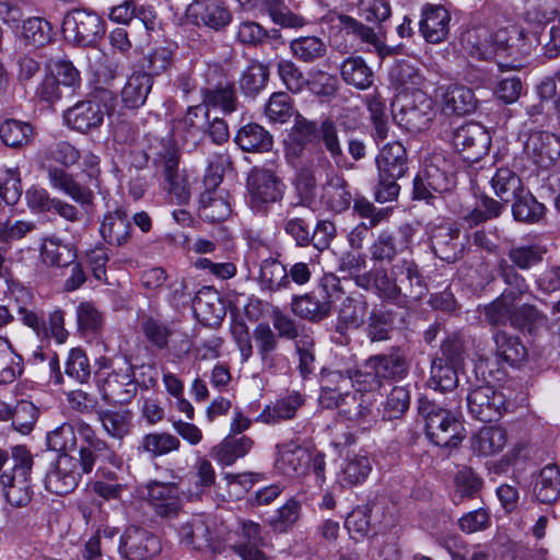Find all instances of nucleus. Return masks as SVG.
Here are the masks:
<instances>
[{
  "label": "nucleus",
  "mask_w": 560,
  "mask_h": 560,
  "mask_svg": "<svg viewBox=\"0 0 560 560\" xmlns=\"http://www.w3.org/2000/svg\"><path fill=\"white\" fill-rule=\"evenodd\" d=\"M361 370L325 371L322 376L319 405L326 409L337 408L348 421L355 423L362 430L370 429L376 422V413L371 399L354 389V384L363 385L369 382Z\"/></svg>",
  "instance_id": "obj_1"
},
{
  "label": "nucleus",
  "mask_w": 560,
  "mask_h": 560,
  "mask_svg": "<svg viewBox=\"0 0 560 560\" xmlns=\"http://www.w3.org/2000/svg\"><path fill=\"white\" fill-rule=\"evenodd\" d=\"M354 127V121L347 117H340V114L334 119L327 117L319 124L298 116L292 128L293 140L300 145V150H305L306 145L319 140L323 152L319 156L325 158L326 152L336 167L352 170V162H349L340 143V133H348Z\"/></svg>",
  "instance_id": "obj_2"
},
{
  "label": "nucleus",
  "mask_w": 560,
  "mask_h": 560,
  "mask_svg": "<svg viewBox=\"0 0 560 560\" xmlns=\"http://www.w3.org/2000/svg\"><path fill=\"white\" fill-rule=\"evenodd\" d=\"M34 458L23 445L10 451L0 447V486L9 504L22 508L32 499V469Z\"/></svg>",
  "instance_id": "obj_3"
},
{
  "label": "nucleus",
  "mask_w": 560,
  "mask_h": 560,
  "mask_svg": "<svg viewBox=\"0 0 560 560\" xmlns=\"http://www.w3.org/2000/svg\"><path fill=\"white\" fill-rule=\"evenodd\" d=\"M375 165L377 168L375 201L385 203L396 200L400 190L398 180L408 171V156L402 143L394 141L385 144L375 158Z\"/></svg>",
  "instance_id": "obj_4"
},
{
  "label": "nucleus",
  "mask_w": 560,
  "mask_h": 560,
  "mask_svg": "<svg viewBox=\"0 0 560 560\" xmlns=\"http://www.w3.org/2000/svg\"><path fill=\"white\" fill-rule=\"evenodd\" d=\"M418 410L424 419L427 436L436 446L455 448L465 439L463 423L448 409L428 398H420Z\"/></svg>",
  "instance_id": "obj_5"
},
{
  "label": "nucleus",
  "mask_w": 560,
  "mask_h": 560,
  "mask_svg": "<svg viewBox=\"0 0 560 560\" xmlns=\"http://www.w3.org/2000/svg\"><path fill=\"white\" fill-rule=\"evenodd\" d=\"M278 168L279 165L270 161L262 166H254L248 173V202L256 213L266 214L271 205L283 199L285 185Z\"/></svg>",
  "instance_id": "obj_6"
},
{
  "label": "nucleus",
  "mask_w": 560,
  "mask_h": 560,
  "mask_svg": "<svg viewBox=\"0 0 560 560\" xmlns=\"http://www.w3.org/2000/svg\"><path fill=\"white\" fill-rule=\"evenodd\" d=\"M231 164L226 153H214L203 177L205 191L199 199L200 215L210 222H219L231 213L230 203L217 188L222 183L225 165Z\"/></svg>",
  "instance_id": "obj_7"
},
{
  "label": "nucleus",
  "mask_w": 560,
  "mask_h": 560,
  "mask_svg": "<svg viewBox=\"0 0 560 560\" xmlns=\"http://www.w3.org/2000/svg\"><path fill=\"white\" fill-rule=\"evenodd\" d=\"M369 380L364 390L378 388L384 382H398L407 377L410 369L408 351L402 346H392L387 352L377 353L368 358L363 364Z\"/></svg>",
  "instance_id": "obj_8"
},
{
  "label": "nucleus",
  "mask_w": 560,
  "mask_h": 560,
  "mask_svg": "<svg viewBox=\"0 0 560 560\" xmlns=\"http://www.w3.org/2000/svg\"><path fill=\"white\" fill-rule=\"evenodd\" d=\"M453 162L442 154H433L424 161L422 170L413 179V198L425 199L443 194L455 185Z\"/></svg>",
  "instance_id": "obj_9"
},
{
  "label": "nucleus",
  "mask_w": 560,
  "mask_h": 560,
  "mask_svg": "<svg viewBox=\"0 0 560 560\" xmlns=\"http://www.w3.org/2000/svg\"><path fill=\"white\" fill-rule=\"evenodd\" d=\"M115 96L109 90H97L85 101L78 102L65 112L67 125L82 133L97 129L114 107Z\"/></svg>",
  "instance_id": "obj_10"
},
{
  "label": "nucleus",
  "mask_w": 560,
  "mask_h": 560,
  "mask_svg": "<svg viewBox=\"0 0 560 560\" xmlns=\"http://www.w3.org/2000/svg\"><path fill=\"white\" fill-rule=\"evenodd\" d=\"M95 381L103 400L108 404H129L138 392L133 366L128 362L112 370H100L95 375Z\"/></svg>",
  "instance_id": "obj_11"
},
{
  "label": "nucleus",
  "mask_w": 560,
  "mask_h": 560,
  "mask_svg": "<svg viewBox=\"0 0 560 560\" xmlns=\"http://www.w3.org/2000/svg\"><path fill=\"white\" fill-rule=\"evenodd\" d=\"M322 287L325 295L319 299L313 293L299 295L293 298L291 303V311L298 317L312 322L319 323L327 318L331 313V299L342 294L340 281L334 275L324 276Z\"/></svg>",
  "instance_id": "obj_12"
},
{
  "label": "nucleus",
  "mask_w": 560,
  "mask_h": 560,
  "mask_svg": "<svg viewBox=\"0 0 560 560\" xmlns=\"http://www.w3.org/2000/svg\"><path fill=\"white\" fill-rule=\"evenodd\" d=\"M61 31L67 40L79 46H91L105 34V24L96 12L74 9L65 15Z\"/></svg>",
  "instance_id": "obj_13"
},
{
  "label": "nucleus",
  "mask_w": 560,
  "mask_h": 560,
  "mask_svg": "<svg viewBox=\"0 0 560 560\" xmlns=\"http://www.w3.org/2000/svg\"><path fill=\"white\" fill-rule=\"evenodd\" d=\"M205 81L206 85L201 89L205 106L219 108L225 115L237 110L235 84L221 67H208L205 72Z\"/></svg>",
  "instance_id": "obj_14"
},
{
  "label": "nucleus",
  "mask_w": 560,
  "mask_h": 560,
  "mask_svg": "<svg viewBox=\"0 0 560 560\" xmlns=\"http://www.w3.org/2000/svg\"><path fill=\"white\" fill-rule=\"evenodd\" d=\"M466 400L470 416L482 422L498 421L508 411L505 395L489 383L470 388Z\"/></svg>",
  "instance_id": "obj_15"
},
{
  "label": "nucleus",
  "mask_w": 560,
  "mask_h": 560,
  "mask_svg": "<svg viewBox=\"0 0 560 560\" xmlns=\"http://www.w3.org/2000/svg\"><path fill=\"white\" fill-rule=\"evenodd\" d=\"M159 145L158 155L163 164L167 191L176 203L185 205L189 201L190 188L186 177L178 171V147L172 136L162 138Z\"/></svg>",
  "instance_id": "obj_16"
},
{
  "label": "nucleus",
  "mask_w": 560,
  "mask_h": 560,
  "mask_svg": "<svg viewBox=\"0 0 560 560\" xmlns=\"http://www.w3.org/2000/svg\"><path fill=\"white\" fill-rule=\"evenodd\" d=\"M394 108L395 121L409 132H419L427 129L434 115L432 98L423 92L416 91L410 97L399 100Z\"/></svg>",
  "instance_id": "obj_17"
},
{
  "label": "nucleus",
  "mask_w": 560,
  "mask_h": 560,
  "mask_svg": "<svg viewBox=\"0 0 560 560\" xmlns=\"http://www.w3.org/2000/svg\"><path fill=\"white\" fill-rule=\"evenodd\" d=\"M416 229L401 224L397 231H382L370 247L371 259L375 262H392L399 254L411 248Z\"/></svg>",
  "instance_id": "obj_18"
},
{
  "label": "nucleus",
  "mask_w": 560,
  "mask_h": 560,
  "mask_svg": "<svg viewBox=\"0 0 560 560\" xmlns=\"http://www.w3.org/2000/svg\"><path fill=\"white\" fill-rule=\"evenodd\" d=\"M393 273L401 306L422 299L427 291V282L418 264L412 259H400L393 264Z\"/></svg>",
  "instance_id": "obj_19"
},
{
  "label": "nucleus",
  "mask_w": 560,
  "mask_h": 560,
  "mask_svg": "<svg viewBox=\"0 0 560 560\" xmlns=\"http://www.w3.org/2000/svg\"><path fill=\"white\" fill-rule=\"evenodd\" d=\"M452 141L464 161L475 163L488 153L491 138L481 125L469 122L454 131Z\"/></svg>",
  "instance_id": "obj_20"
},
{
  "label": "nucleus",
  "mask_w": 560,
  "mask_h": 560,
  "mask_svg": "<svg viewBox=\"0 0 560 560\" xmlns=\"http://www.w3.org/2000/svg\"><path fill=\"white\" fill-rule=\"evenodd\" d=\"M80 477L78 459L69 454H59L45 475V489L56 495L69 494L78 487Z\"/></svg>",
  "instance_id": "obj_21"
},
{
  "label": "nucleus",
  "mask_w": 560,
  "mask_h": 560,
  "mask_svg": "<svg viewBox=\"0 0 560 560\" xmlns=\"http://www.w3.org/2000/svg\"><path fill=\"white\" fill-rule=\"evenodd\" d=\"M118 551L127 560H145L161 551V544L148 529L129 526L119 538Z\"/></svg>",
  "instance_id": "obj_22"
},
{
  "label": "nucleus",
  "mask_w": 560,
  "mask_h": 560,
  "mask_svg": "<svg viewBox=\"0 0 560 560\" xmlns=\"http://www.w3.org/2000/svg\"><path fill=\"white\" fill-rule=\"evenodd\" d=\"M177 532L180 544L188 549L203 552L219 550V541L203 515H192L182 521Z\"/></svg>",
  "instance_id": "obj_23"
},
{
  "label": "nucleus",
  "mask_w": 560,
  "mask_h": 560,
  "mask_svg": "<svg viewBox=\"0 0 560 560\" xmlns=\"http://www.w3.org/2000/svg\"><path fill=\"white\" fill-rule=\"evenodd\" d=\"M320 161L330 170L322 185L320 202L329 211L341 213L350 208L353 200L349 184L342 174L332 168L331 162L327 158H323Z\"/></svg>",
  "instance_id": "obj_24"
},
{
  "label": "nucleus",
  "mask_w": 560,
  "mask_h": 560,
  "mask_svg": "<svg viewBox=\"0 0 560 560\" xmlns=\"http://www.w3.org/2000/svg\"><path fill=\"white\" fill-rule=\"evenodd\" d=\"M275 467L287 477H301L307 474L312 463V452L293 441L278 445Z\"/></svg>",
  "instance_id": "obj_25"
},
{
  "label": "nucleus",
  "mask_w": 560,
  "mask_h": 560,
  "mask_svg": "<svg viewBox=\"0 0 560 560\" xmlns=\"http://www.w3.org/2000/svg\"><path fill=\"white\" fill-rule=\"evenodd\" d=\"M524 152L541 167H550L560 158V137L548 131H533L524 143Z\"/></svg>",
  "instance_id": "obj_26"
},
{
  "label": "nucleus",
  "mask_w": 560,
  "mask_h": 560,
  "mask_svg": "<svg viewBox=\"0 0 560 560\" xmlns=\"http://www.w3.org/2000/svg\"><path fill=\"white\" fill-rule=\"evenodd\" d=\"M431 249L441 260L454 262L462 257L464 243L455 224H440L431 230Z\"/></svg>",
  "instance_id": "obj_27"
},
{
  "label": "nucleus",
  "mask_w": 560,
  "mask_h": 560,
  "mask_svg": "<svg viewBox=\"0 0 560 560\" xmlns=\"http://www.w3.org/2000/svg\"><path fill=\"white\" fill-rule=\"evenodd\" d=\"M186 14L194 24L213 30H220L231 22L230 11L218 0H194Z\"/></svg>",
  "instance_id": "obj_28"
},
{
  "label": "nucleus",
  "mask_w": 560,
  "mask_h": 560,
  "mask_svg": "<svg viewBox=\"0 0 560 560\" xmlns=\"http://www.w3.org/2000/svg\"><path fill=\"white\" fill-rule=\"evenodd\" d=\"M196 317L207 326H219L225 317V307L220 294L212 287L200 289L191 301Z\"/></svg>",
  "instance_id": "obj_29"
},
{
  "label": "nucleus",
  "mask_w": 560,
  "mask_h": 560,
  "mask_svg": "<svg viewBox=\"0 0 560 560\" xmlns=\"http://www.w3.org/2000/svg\"><path fill=\"white\" fill-rule=\"evenodd\" d=\"M147 500L162 517H171L180 509L178 487L175 482H148Z\"/></svg>",
  "instance_id": "obj_30"
},
{
  "label": "nucleus",
  "mask_w": 560,
  "mask_h": 560,
  "mask_svg": "<svg viewBox=\"0 0 560 560\" xmlns=\"http://www.w3.org/2000/svg\"><path fill=\"white\" fill-rule=\"evenodd\" d=\"M131 222L128 213L122 208L107 212L100 226L103 240L110 246L120 247L131 238Z\"/></svg>",
  "instance_id": "obj_31"
},
{
  "label": "nucleus",
  "mask_w": 560,
  "mask_h": 560,
  "mask_svg": "<svg viewBox=\"0 0 560 560\" xmlns=\"http://www.w3.org/2000/svg\"><path fill=\"white\" fill-rule=\"evenodd\" d=\"M450 13L442 5L427 4L422 9L419 28L427 42L438 44L448 34Z\"/></svg>",
  "instance_id": "obj_32"
},
{
  "label": "nucleus",
  "mask_w": 560,
  "mask_h": 560,
  "mask_svg": "<svg viewBox=\"0 0 560 560\" xmlns=\"http://www.w3.org/2000/svg\"><path fill=\"white\" fill-rule=\"evenodd\" d=\"M493 39L499 46L500 55L515 58L529 55L536 40L535 36L529 37L523 28L515 25L497 31Z\"/></svg>",
  "instance_id": "obj_33"
},
{
  "label": "nucleus",
  "mask_w": 560,
  "mask_h": 560,
  "mask_svg": "<svg viewBox=\"0 0 560 560\" xmlns=\"http://www.w3.org/2000/svg\"><path fill=\"white\" fill-rule=\"evenodd\" d=\"M443 102V110L447 114L468 115L475 112L477 98L471 89L451 84L439 89Z\"/></svg>",
  "instance_id": "obj_34"
},
{
  "label": "nucleus",
  "mask_w": 560,
  "mask_h": 560,
  "mask_svg": "<svg viewBox=\"0 0 560 560\" xmlns=\"http://www.w3.org/2000/svg\"><path fill=\"white\" fill-rule=\"evenodd\" d=\"M396 313L392 310L373 308L364 320L363 330L371 343L386 342L392 339Z\"/></svg>",
  "instance_id": "obj_35"
},
{
  "label": "nucleus",
  "mask_w": 560,
  "mask_h": 560,
  "mask_svg": "<svg viewBox=\"0 0 560 560\" xmlns=\"http://www.w3.org/2000/svg\"><path fill=\"white\" fill-rule=\"evenodd\" d=\"M493 36L494 33H490L485 27L468 30L462 35V46L470 56L489 60L500 55Z\"/></svg>",
  "instance_id": "obj_36"
},
{
  "label": "nucleus",
  "mask_w": 560,
  "mask_h": 560,
  "mask_svg": "<svg viewBox=\"0 0 560 560\" xmlns=\"http://www.w3.org/2000/svg\"><path fill=\"white\" fill-rule=\"evenodd\" d=\"M39 254L42 261L48 267H67L73 264L77 258L74 246L56 235L42 240Z\"/></svg>",
  "instance_id": "obj_37"
},
{
  "label": "nucleus",
  "mask_w": 560,
  "mask_h": 560,
  "mask_svg": "<svg viewBox=\"0 0 560 560\" xmlns=\"http://www.w3.org/2000/svg\"><path fill=\"white\" fill-rule=\"evenodd\" d=\"M497 272L504 284V289L499 296L513 304L521 301L526 294L530 293L529 284L518 270L508 265V260L502 258L498 261Z\"/></svg>",
  "instance_id": "obj_38"
},
{
  "label": "nucleus",
  "mask_w": 560,
  "mask_h": 560,
  "mask_svg": "<svg viewBox=\"0 0 560 560\" xmlns=\"http://www.w3.org/2000/svg\"><path fill=\"white\" fill-rule=\"evenodd\" d=\"M48 179L50 185L71 197L75 202L84 206L92 203V190L77 182L73 176L65 170L58 167H48Z\"/></svg>",
  "instance_id": "obj_39"
},
{
  "label": "nucleus",
  "mask_w": 560,
  "mask_h": 560,
  "mask_svg": "<svg viewBox=\"0 0 560 560\" xmlns=\"http://www.w3.org/2000/svg\"><path fill=\"white\" fill-rule=\"evenodd\" d=\"M534 495L542 504H553L560 499V468L556 464L544 466L535 478Z\"/></svg>",
  "instance_id": "obj_40"
},
{
  "label": "nucleus",
  "mask_w": 560,
  "mask_h": 560,
  "mask_svg": "<svg viewBox=\"0 0 560 560\" xmlns=\"http://www.w3.org/2000/svg\"><path fill=\"white\" fill-rule=\"evenodd\" d=\"M234 141L244 152H268L273 145V138L270 132L256 122H249L241 127Z\"/></svg>",
  "instance_id": "obj_41"
},
{
  "label": "nucleus",
  "mask_w": 560,
  "mask_h": 560,
  "mask_svg": "<svg viewBox=\"0 0 560 560\" xmlns=\"http://www.w3.org/2000/svg\"><path fill=\"white\" fill-rule=\"evenodd\" d=\"M254 446V441L246 435L240 438L229 435L211 450V456L220 465L231 466L238 458L247 455Z\"/></svg>",
  "instance_id": "obj_42"
},
{
  "label": "nucleus",
  "mask_w": 560,
  "mask_h": 560,
  "mask_svg": "<svg viewBox=\"0 0 560 560\" xmlns=\"http://www.w3.org/2000/svg\"><path fill=\"white\" fill-rule=\"evenodd\" d=\"M508 442V433L501 427H485L471 439V450L479 456H491L503 451Z\"/></svg>",
  "instance_id": "obj_43"
},
{
  "label": "nucleus",
  "mask_w": 560,
  "mask_h": 560,
  "mask_svg": "<svg viewBox=\"0 0 560 560\" xmlns=\"http://www.w3.org/2000/svg\"><path fill=\"white\" fill-rule=\"evenodd\" d=\"M512 201V215L517 222L535 224L545 217V205L537 201L534 195L526 188L515 196Z\"/></svg>",
  "instance_id": "obj_44"
},
{
  "label": "nucleus",
  "mask_w": 560,
  "mask_h": 560,
  "mask_svg": "<svg viewBox=\"0 0 560 560\" xmlns=\"http://www.w3.org/2000/svg\"><path fill=\"white\" fill-rule=\"evenodd\" d=\"M341 79L358 90H366L373 84V71L361 56H349L340 65Z\"/></svg>",
  "instance_id": "obj_45"
},
{
  "label": "nucleus",
  "mask_w": 560,
  "mask_h": 560,
  "mask_svg": "<svg viewBox=\"0 0 560 560\" xmlns=\"http://www.w3.org/2000/svg\"><path fill=\"white\" fill-rule=\"evenodd\" d=\"M153 79L149 73H132L121 90V101L127 108L141 107L152 89Z\"/></svg>",
  "instance_id": "obj_46"
},
{
  "label": "nucleus",
  "mask_w": 560,
  "mask_h": 560,
  "mask_svg": "<svg viewBox=\"0 0 560 560\" xmlns=\"http://www.w3.org/2000/svg\"><path fill=\"white\" fill-rule=\"evenodd\" d=\"M492 339L495 346V357L509 365L523 362L527 357V349L520 337L510 335L505 330H497Z\"/></svg>",
  "instance_id": "obj_47"
},
{
  "label": "nucleus",
  "mask_w": 560,
  "mask_h": 560,
  "mask_svg": "<svg viewBox=\"0 0 560 560\" xmlns=\"http://www.w3.org/2000/svg\"><path fill=\"white\" fill-rule=\"evenodd\" d=\"M303 402L304 400L299 393H291L278 399L272 406H266L256 420L266 424H276L292 419Z\"/></svg>",
  "instance_id": "obj_48"
},
{
  "label": "nucleus",
  "mask_w": 560,
  "mask_h": 560,
  "mask_svg": "<svg viewBox=\"0 0 560 560\" xmlns=\"http://www.w3.org/2000/svg\"><path fill=\"white\" fill-rule=\"evenodd\" d=\"M547 248L540 244L514 245L506 253L508 265L513 269L526 271L544 260Z\"/></svg>",
  "instance_id": "obj_49"
},
{
  "label": "nucleus",
  "mask_w": 560,
  "mask_h": 560,
  "mask_svg": "<svg viewBox=\"0 0 560 560\" xmlns=\"http://www.w3.org/2000/svg\"><path fill=\"white\" fill-rule=\"evenodd\" d=\"M258 279L261 290L271 293L288 289L291 284L287 268L272 258L261 261Z\"/></svg>",
  "instance_id": "obj_50"
},
{
  "label": "nucleus",
  "mask_w": 560,
  "mask_h": 560,
  "mask_svg": "<svg viewBox=\"0 0 560 560\" xmlns=\"http://www.w3.org/2000/svg\"><path fill=\"white\" fill-rule=\"evenodd\" d=\"M292 56L304 63H314L327 54V45L318 36H300L290 42Z\"/></svg>",
  "instance_id": "obj_51"
},
{
  "label": "nucleus",
  "mask_w": 560,
  "mask_h": 560,
  "mask_svg": "<svg viewBox=\"0 0 560 560\" xmlns=\"http://www.w3.org/2000/svg\"><path fill=\"white\" fill-rule=\"evenodd\" d=\"M34 136L31 124L13 118L0 122V140L12 149H22L27 145Z\"/></svg>",
  "instance_id": "obj_52"
},
{
  "label": "nucleus",
  "mask_w": 560,
  "mask_h": 560,
  "mask_svg": "<svg viewBox=\"0 0 560 560\" xmlns=\"http://www.w3.org/2000/svg\"><path fill=\"white\" fill-rule=\"evenodd\" d=\"M20 38L26 45L42 47L52 40L54 30L51 24L44 18H28L22 22Z\"/></svg>",
  "instance_id": "obj_53"
},
{
  "label": "nucleus",
  "mask_w": 560,
  "mask_h": 560,
  "mask_svg": "<svg viewBox=\"0 0 560 560\" xmlns=\"http://www.w3.org/2000/svg\"><path fill=\"white\" fill-rule=\"evenodd\" d=\"M97 417L105 432L113 439L122 440L131 432L132 412L130 410H100Z\"/></svg>",
  "instance_id": "obj_54"
},
{
  "label": "nucleus",
  "mask_w": 560,
  "mask_h": 560,
  "mask_svg": "<svg viewBox=\"0 0 560 560\" xmlns=\"http://www.w3.org/2000/svg\"><path fill=\"white\" fill-rule=\"evenodd\" d=\"M179 447L180 441L177 436L168 432H153L143 435L137 448L155 458L178 451Z\"/></svg>",
  "instance_id": "obj_55"
},
{
  "label": "nucleus",
  "mask_w": 560,
  "mask_h": 560,
  "mask_svg": "<svg viewBox=\"0 0 560 560\" xmlns=\"http://www.w3.org/2000/svg\"><path fill=\"white\" fill-rule=\"evenodd\" d=\"M368 303L362 298L346 296L338 307L337 330L359 328L364 323Z\"/></svg>",
  "instance_id": "obj_56"
},
{
  "label": "nucleus",
  "mask_w": 560,
  "mask_h": 560,
  "mask_svg": "<svg viewBox=\"0 0 560 560\" xmlns=\"http://www.w3.org/2000/svg\"><path fill=\"white\" fill-rule=\"evenodd\" d=\"M495 196L503 202H510L524 188L521 177L508 167L498 168L491 178Z\"/></svg>",
  "instance_id": "obj_57"
},
{
  "label": "nucleus",
  "mask_w": 560,
  "mask_h": 560,
  "mask_svg": "<svg viewBox=\"0 0 560 560\" xmlns=\"http://www.w3.org/2000/svg\"><path fill=\"white\" fill-rule=\"evenodd\" d=\"M23 372V359L7 338L0 337V384L13 383Z\"/></svg>",
  "instance_id": "obj_58"
},
{
  "label": "nucleus",
  "mask_w": 560,
  "mask_h": 560,
  "mask_svg": "<svg viewBox=\"0 0 560 560\" xmlns=\"http://www.w3.org/2000/svg\"><path fill=\"white\" fill-rule=\"evenodd\" d=\"M459 366L434 359L431 364L430 384L435 390L452 392L458 385Z\"/></svg>",
  "instance_id": "obj_59"
},
{
  "label": "nucleus",
  "mask_w": 560,
  "mask_h": 560,
  "mask_svg": "<svg viewBox=\"0 0 560 560\" xmlns=\"http://www.w3.org/2000/svg\"><path fill=\"white\" fill-rule=\"evenodd\" d=\"M372 470L371 460L364 455H353L346 459L340 475V482L345 487H352L363 482Z\"/></svg>",
  "instance_id": "obj_60"
},
{
  "label": "nucleus",
  "mask_w": 560,
  "mask_h": 560,
  "mask_svg": "<svg viewBox=\"0 0 560 560\" xmlns=\"http://www.w3.org/2000/svg\"><path fill=\"white\" fill-rule=\"evenodd\" d=\"M47 445L50 450L60 454H68L77 447V436L74 424L63 422L54 430L49 431L46 436Z\"/></svg>",
  "instance_id": "obj_61"
},
{
  "label": "nucleus",
  "mask_w": 560,
  "mask_h": 560,
  "mask_svg": "<svg viewBox=\"0 0 560 560\" xmlns=\"http://www.w3.org/2000/svg\"><path fill=\"white\" fill-rule=\"evenodd\" d=\"M277 73L287 90L292 93H300L306 88V77L300 67L290 59L277 61Z\"/></svg>",
  "instance_id": "obj_62"
},
{
  "label": "nucleus",
  "mask_w": 560,
  "mask_h": 560,
  "mask_svg": "<svg viewBox=\"0 0 560 560\" xmlns=\"http://www.w3.org/2000/svg\"><path fill=\"white\" fill-rule=\"evenodd\" d=\"M542 320V314L533 304H512L510 325L518 330L532 332L537 323Z\"/></svg>",
  "instance_id": "obj_63"
},
{
  "label": "nucleus",
  "mask_w": 560,
  "mask_h": 560,
  "mask_svg": "<svg viewBox=\"0 0 560 560\" xmlns=\"http://www.w3.org/2000/svg\"><path fill=\"white\" fill-rule=\"evenodd\" d=\"M306 86L318 97H334L338 91V79L320 69H312L306 78Z\"/></svg>",
  "instance_id": "obj_64"
}]
</instances>
